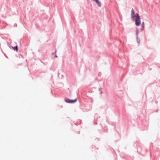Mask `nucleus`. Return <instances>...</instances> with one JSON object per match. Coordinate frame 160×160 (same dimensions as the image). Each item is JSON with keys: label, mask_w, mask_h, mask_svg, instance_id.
I'll list each match as a JSON object with an SVG mask.
<instances>
[{"label": "nucleus", "mask_w": 160, "mask_h": 160, "mask_svg": "<svg viewBox=\"0 0 160 160\" xmlns=\"http://www.w3.org/2000/svg\"><path fill=\"white\" fill-rule=\"evenodd\" d=\"M134 18H136L135 20V25L137 26L140 25L141 24V22L140 16L138 13H136L135 15V12L133 9L132 8L131 10V18H132V20H133Z\"/></svg>", "instance_id": "1"}, {"label": "nucleus", "mask_w": 160, "mask_h": 160, "mask_svg": "<svg viewBox=\"0 0 160 160\" xmlns=\"http://www.w3.org/2000/svg\"><path fill=\"white\" fill-rule=\"evenodd\" d=\"M96 3L98 4V6L99 7H101V2L99 0H93Z\"/></svg>", "instance_id": "2"}, {"label": "nucleus", "mask_w": 160, "mask_h": 160, "mask_svg": "<svg viewBox=\"0 0 160 160\" xmlns=\"http://www.w3.org/2000/svg\"><path fill=\"white\" fill-rule=\"evenodd\" d=\"M142 28H141V31H142L144 30L145 28V23L144 22H143L142 23Z\"/></svg>", "instance_id": "3"}, {"label": "nucleus", "mask_w": 160, "mask_h": 160, "mask_svg": "<svg viewBox=\"0 0 160 160\" xmlns=\"http://www.w3.org/2000/svg\"><path fill=\"white\" fill-rule=\"evenodd\" d=\"M70 100H71V99H69L68 98H65V101L67 103H70Z\"/></svg>", "instance_id": "4"}, {"label": "nucleus", "mask_w": 160, "mask_h": 160, "mask_svg": "<svg viewBox=\"0 0 160 160\" xmlns=\"http://www.w3.org/2000/svg\"><path fill=\"white\" fill-rule=\"evenodd\" d=\"M77 101V98H76L75 99H71L70 103H73Z\"/></svg>", "instance_id": "5"}, {"label": "nucleus", "mask_w": 160, "mask_h": 160, "mask_svg": "<svg viewBox=\"0 0 160 160\" xmlns=\"http://www.w3.org/2000/svg\"><path fill=\"white\" fill-rule=\"evenodd\" d=\"M136 39H137V43L139 44L140 43V39L139 38H138V37H137Z\"/></svg>", "instance_id": "6"}, {"label": "nucleus", "mask_w": 160, "mask_h": 160, "mask_svg": "<svg viewBox=\"0 0 160 160\" xmlns=\"http://www.w3.org/2000/svg\"><path fill=\"white\" fill-rule=\"evenodd\" d=\"M12 48H13L14 51H17L18 50V47L17 46H16L14 47H12Z\"/></svg>", "instance_id": "7"}, {"label": "nucleus", "mask_w": 160, "mask_h": 160, "mask_svg": "<svg viewBox=\"0 0 160 160\" xmlns=\"http://www.w3.org/2000/svg\"><path fill=\"white\" fill-rule=\"evenodd\" d=\"M139 33V31L138 29L137 28V29L136 31V35L137 37H138V34Z\"/></svg>", "instance_id": "8"}, {"label": "nucleus", "mask_w": 160, "mask_h": 160, "mask_svg": "<svg viewBox=\"0 0 160 160\" xmlns=\"http://www.w3.org/2000/svg\"><path fill=\"white\" fill-rule=\"evenodd\" d=\"M57 51V50L56 49L55 52H54L55 54V57H57V55L56 54V53Z\"/></svg>", "instance_id": "9"}, {"label": "nucleus", "mask_w": 160, "mask_h": 160, "mask_svg": "<svg viewBox=\"0 0 160 160\" xmlns=\"http://www.w3.org/2000/svg\"><path fill=\"white\" fill-rule=\"evenodd\" d=\"M102 89V88H99V91H101V90Z\"/></svg>", "instance_id": "10"}, {"label": "nucleus", "mask_w": 160, "mask_h": 160, "mask_svg": "<svg viewBox=\"0 0 160 160\" xmlns=\"http://www.w3.org/2000/svg\"><path fill=\"white\" fill-rule=\"evenodd\" d=\"M102 91H101L100 93V94H102Z\"/></svg>", "instance_id": "11"}, {"label": "nucleus", "mask_w": 160, "mask_h": 160, "mask_svg": "<svg viewBox=\"0 0 160 160\" xmlns=\"http://www.w3.org/2000/svg\"><path fill=\"white\" fill-rule=\"evenodd\" d=\"M94 123L95 124H97V123L96 122H94Z\"/></svg>", "instance_id": "12"}, {"label": "nucleus", "mask_w": 160, "mask_h": 160, "mask_svg": "<svg viewBox=\"0 0 160 160\" xmlns=\"http://www.w3.org/2000/svg\"><path fill=\"white\" fill-rule=\"evenodd\" d=\"M145 151L147 152V151H148V150H147V149H146V150H145Z\"/></svg>", "instance_id": "13"}, {"label": "nucleus", "mask_w": 160, "mask_h": 160, "mask_svg": "<svg viewBox=\"0 0 160 160\" xmlns=\"http://www.w3.org/2000/svg\"><path fill=\"white\" fill-rule=\"evenodd\" d=\"M158 109L156 111V112H158Z\"/></svg>", "instance_id": "14"}]
</instances>
